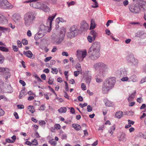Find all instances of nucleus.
Segmentation results:
<instances>
[{
	"mask_svg": "<svg viewBox=\"0 0 146 146\" xmlns=\"http://www.w3.org/2000/svg\"><path fill=\"white\" fill-rule=\"evenodd\" d=\"M89 27V26L86 22L83 21L81 23L80 27V30L81 31H86L88 29Z\"/></svg>",
	"mask_w": 146,
	"mask_h": 146,
	"instance_id": "nucleus-10",
	"label": "nucleus"
},
{
	"mask_svg": "<svg viewBox=\"0 0 146 146\" xmlns=\"http://www.w3.org/2000/svg\"><path fill=\"white\" fill-rule=\"evenodd\" d=\"M10 70L9 68H3V71L2 72H3L4 75L5 74L7 73H8V72H9Z\"/></svg>",
	"mask_w": 146,
	"mask_h": 146,
	"instance_id": "nucleus-39",
	"label": "nucleus"
},
{
	"mask_svg": "<svg viewBox=\"0 0 146 146\" xmlns=\"http://www.w3.org/2000/svg\"><path fill=\"white\" fill-rule=\"evenodd\" d=\"M100 49L101 44L100 42L95 41L93 43L88 52L89 58L91 60H96L100 57Z\"/></svg>",
	"mask_w": 146,
	"mask_h": 146,
	"instance_id": "nucleus-1",
	"label": "nucleus"
},
{
	"mask_svg": "<svg viewBox=\"0 0 146 146\" xmlns=\"http://www.w3.org/2000/svg\"><path fill=\"white\" fill-rule=\"evenodd\" d=\"M45 108L44 105H42L40 106L39 110H44Z\"/></svg>",
	"mask_w": 146,
	"mask_h": 146,
	"instance_id": "nucleus-63",
	"label": "nucleus"
},
{
	"mask_svg": "<svg viewBox=\"0 0 146 146\" xmlns=\"http://www.w3.org/2000/svg\"><path fill=\"white\" fill-rule=\"evenodd\" d=\"M6 2L8 3L7 0H0V8L4 9Z\"/></svg>",
	"mask_w": 146,
	"mask_h": 146,
	"instance_id": "nucleus-24",
	"label": "nucleus"
},
{
	"mask_svg": "<svg viewBox=\"0 0 146 146\" xmlns=\"http://www.w3.org/2000/svg\"><path fill=\"white\" fill-rule=\"evenodd\" d=\"M115 82V78L111 77L106 80L104 82L102 87L103 93L107 94L113 87Z\"/></svg>",
	"mask_w": 146,
	"mask_h": 146,
	"instance_id": "nucleus-3",
	"label": "nucleus"
},
{
	"mask_svg": "<svg viewBox=\"0 0 146 146\" xmlns=\"http://www.w3.org/2000/svg\"><path fill=\"white\" fill-rule=\"evenodd\" d=\"M87 51L86 50H78L76 52V55L78 60L80 62H82L87 55Z\"/></svg>",
	"mask_w": 146,
	"mask_h": 146,
	"instance_id": "nucleus-7",
	"label": "nucleus"
},
{
	"mask_svg": "<svg viewBox=\"0 0 146 146\" xmlns=\"http://www.w3.org/2000/svg\"><path fill=\"white\" fill-rule=\"evenodd\" d=\"M32 144L35 145H37L38 144L37 140L35 139H33L32 141Z\"/></svg>",
	"mask_w": 146,
	"mask_h": 146,
	"instance_id": "nucleus-48",
	"label": "nucleus"
},
{
	"mask_svg": "<svg viewBox=\"0 0 146 146\" xmlns=\"http://www.w3.org/2000/svg\"><path fill=\"white\" fill-rule=\"evenodd\" d=\"M25 96V94L24 92V90H22L21 91L20 93V94L19 97V99H21L22 98Z\"/></svg>",
	"mask_w": 146,
	"mask_h": 146,
	"instance_id": "nucleus-40",
	"label": "nucleus"
},
{
	"mask_svg": "<svg viewBox=\"0 0 146 146\" xmlns=\"http://www.w3.org/2000/svg\"><path fill=\"white\" fill-rule=\"evenodd\" d=\"M140 7L141 10L142 11H146V4H141L139 3Z\"/></svg>",
	"mask_w": 146,
	"mask_h": 146,
	"instance_id": "nucleus-30",
	"label": "nucleus"
},
{
	"mask_svg": "<svg viewBox=\"0 0 146 146\" xmlns=\"http://www.w3.org/2000/svg\"><path fill=\"white\" fill-rule=\"evenodd\" d=\"M17 108L19 109H23L24 108V106L22 104H19L17 106Z\"/></svg>",
	"mask_w": 146,
	"mask_h": 146,
	"instance_id": "nucleus-61",
	"label": "nucleus"
},
{
	"mask_svg": "<svg viewBox=\"0 0 146 146\" xmlns=\"http://www.w3.org/2000/svg\"><path fill=\"white\" fill-rule=\"evenodd\" d=\"M5 141L9 143H13L14 142V141H13L12 140L8 138L6 139Z\"/></svg>",
	"mask_w": 146,
	"mask_h": 146,
	"instance_id": "nucleus-60",
	"label": "nucleus"
},
{
	"mask_svg": "<svg viewBox=\"0 0 146 146\" xmlns=\"http://www.w3.org/2000/svg\"><path fill=\"white\" fill-rule=\"evenodd\" d=\"M56 15V13L54 15H53V16H49L48 19L47 23H49L50 27L51 25L52 21L55 17Z\"/></svg>",
	"mask_w": 146,
	"mask_h": 146,
	"instance_id": "nucleus-20",
	"label": "nucleus"
},
{
	"mask_svg": "<svg viewBox=\"0 0 146 146\" xmlns=\"http://www.w3.org/2000/svg\"><path fill=\"white\" fill-rule=\"evenodd\" d=\"M80 71L78 70L75 71L74 72V75L75 76H77L80 74Z\"/></svg>",
	"mask_w": 146,
	"mask_h": 146,
	"instance_id": "nucleus-54",
	"label": "nucleus"
},
{
	"mask_svg": "<svg viewBox=\"0 0 146 146\" xmlns=\"http://www.w3.org/2000/svg\"><path fill=\"white\" fill-rule=\"evenodd\" d=\"M64 37V34L60 35L59 37H56L54 39H53V43L55 44H59L62 41Z\"/></svg>",
	"mask_w": 146,
	"mask_h": 146,
	"instance_id": "nucleus-9",
	"label": "nucleus"
},
{
	"mask_svg": "<svg viewBox=\"0 0 146 146\" xmlns=\"http://www.w3.org/2000/svg\"><path fill=\"white\" fill-rule=\"evenodd\" d=\"M57 47L56 46H54L53 47V48L51 50V52H55L57 51Z\"/></svg>",
	"mask_w": 146,
	"mask_h": 146,
	"instance_id": "nucleus-64",
	"label": "nucleus"
},
{
	"mask_svg": "<svg viewBox=\"0 0 146 146\" xmlns=\"http://www.w3.org/2000/svg\"><path fill=\"white\" fill-rule=\"evenodd\" d=\"M53 82V80L51 78H49L48 81V83L50 85L52 84Z\"/></svg>",
	"mask_w": 146,
	"mask_h": 146,
	"instance_id": "nucleus-55",
	"label": "nucleus"
},
{
	"mask_svg": "<svg viewBox=\"0 0 146 146\" xmlns=\"http://www.w3.org/2000/svg\"><path fill=\"white\" fill-rule=\"evenodd\" d=\"M105 105L107 107L112 106L113 105V102L111 101L108 100L107 99L105 98L104 100Z\"/></svg>",
	"mask_w": 146,
	"mask_h": 146,
	"instance_id": "nucleus-18",
	"label": "nucleus"
},
{
	"mask_svg": "<svg viewBox=\"0 0 146 146\" xmlns=\"http://www.w3.org/2000/svg\"><path fill=\"white\" fill-rule=\"evenodd\" d=\"M7 20L6 18L0 13V24H5L7 23Z\"/></svg>",
	"mask_w": 146,
	"mask_h": 146,
	"instance_id": "nucleus-15",
	"label": "nucleus"
},
{
	"mask_svg": "<svg viewBox=\"0 0 146 146\" xmlns=\"http://www.w3.org/2000/svg\"><path fill=\"white\" fill-rule=\"evenodd\" d=\"M35 1H33L29 2H33V3L30 4V6L35 8L40 9V8H41V7L42 4L40 3L36 2Z\"/></svg>",
	"mask_w": 146,
	"mask_h": 146,
	"instance_id": "nucleus-11",
	"label": "nucleus"
},
{
	"mask_svg": "<svg viewBox=\"0 0 146 146\" xmlns=\"http://www.w3.org/2000/svg\"><path fill=\"white\" fill-rule=\"evenodd\" d=\"M126 135L124 133H122L121 135L119 138V140L124 142L126 140Z\"/></svg>",
	"mask_w": 146,
	"mask_h": 146,
	"instance_id": "nucleus-23",
	"label": "nucleus"
},
{
	"mask_svg": "<svg viewBox=\"0 0 146 146\" xmlns=\"http://www.w3.org/2000/svg\"><path fill=\"white\" fill-rule=\"evenodd\" d=\"M93 5H92V8H96L98 7V4L96 1L94 2Z\"/></svg>",
	"mask_w": 146,
	"mask_h": 146,
	"instance_id": "nucleus-46",
	"label": "nucleus"
},
{
	"mask_svg": "<svg viewBox=\"0 0 146 146\" xmlns=\"http://www.w3.org/2000/svg\"><path fill=\"white\" fill-rule=\"evenodd\" d=\"M146 82V77L143 78L140 82V84H142L144 82Z\"/></svg>",
	"mask_w": 146,
	"mask_h": 146,
	"instance_id": "nucleus-56",
	"label": "nucleus"
},
{
	"mask_svg": "<svg viewBox=\"0 0 146 146\" xmlns=\"http://www.w3.org/2000/svg\"><path fill=\"white\" fill-rule=\"evenodd\" d=\"M5 60V57L0 53V64H2L4 62Z\"/></svg>",
	"mask_w": 146,
	"mask_h": 146,
	"instance_id": "nucleus-38",
	"label": "nucleus"
},
{
	"mask_svg": "<svg viewBox=\"0 0 146 146\" xmlns=\"http://www.w3.org/2000/svg\"><path fill=\"white\" fill-rule=\"evenodd\" d=\"M136 91H134V92L130 95L128 98V102H130L133 100V99L135 97L136 95Z\"/></svg>",
	"mask_w": 146,
	"mask_h": 146,
	"instance_id": "nucleus-19",
	"label": "nucleus"
},
{
	"mask_svg": "<svg viewBox=\"0 0 146 146\" xmlns=\"http://www.w3.org/2000/svg\"><path fill=\"white\" fill-rule=\"evenodd\" d=\"M129 79V78L127 76H125L122 78L121 79V80L123 82L127 81H128Z\"/></svg>",
	"mask_w": 146,
	"mask_h": 146,
	"instance_id": "nucleus-50",
	"label": "nucleus"
},
{
	"mask_svg": "<svg viewBox=\"0 0 146 146\" xmlns=\"http://www.w3.org/2000/svg\"><path fill=\"white\" fill-rule=\"evenodd\" d=\"M81 127L78 124H74V128L77 131H79L81 129Z\"/></svg>",
	"mask_w": 146,
	"mask_h": 146,
	"instance_id": "nucleus-35",
	"label": "nucleus"
},
{
	"mask_svg": "<svg viewBox=\"0 0 146 146\" xmlns=\"http://www.w3.org/2000/svg\"><path fill=\"white\" fill-rule=\"evenodd\" d=\"M13 50L15 52H17L18 51V47L16 46L13 45L12 46Z\"/></svg>",
	"mask_w": 146,
	"mask_h": 146,
	"instance_id": "nucleus-49",
	"label": "nucleus"
},
{
	"mask_svg": "<svg viewBox=\"0 0 146 146\" xmlns=\"http://www.w3.org/2000/svg\"><path fill=\"white\" fill-rule=\"evenodd\" d=\"M49 143L52 145H56V143L54 139H52L50 140L49 141Z\"/></svg>",
	"mask_w": 146,
	"mask_h": 146,
	"instance_id": "nucleus-42",
	"label": "nucleus"
},
{
	"mask_svg": "<svg viewBox=\"0 0 146 146\" xmlns=\"http://www.w3.org/2000/svg\"><path fill=\"white\" fill-rule=\"evenodd\" d=\"M81 87L82 90H85L86 89V86L84 83L82 84Z\"/></svg>",
	"mask_w": 146,
	"mask_h": 146,
	"instance_id": "nucleus-53",
	"label": "nucleus"
},
{
	"mask_svg": "<svg viewBox=\"0 0 146 146\" xmlns=\"http://www.w3.org/2000/svg\"><path fill=\"white\" fill-rule=\"evenodd\" d=\"M73 28L72 27H71L69 29V31L67 34V36L70 38H72L73 37Z\"/></svg>",
	"mask_w": 146,
	"mask_h": 146,
	"instance_id": "nucleus-21",
	"label": "nucleus"
},
{
	"mask_svg": "<svg viewBox=\"0 0 146 146\" xmlns=\"http://www.w3.org/2000/svg\"><path fill=\"white\" fill-rule=\"evenodd\" d=\"M5 75L6 76L5 78V80H7L8 78H9L10 77L11 74L9 72Z\"/></svg>",
	"mask_w": 146,
	"mask_h": 146,
	"instance_id": "nucleus-47",
	"label": "nucleus"
},
{
	"mask_svg": "<svg viewBox=\"0 0 146 146\" xmlns=\"http://www.w3.org/2000/svg\"><path fill=\"white\" fill-rule=\"evenodd\" d=\"M51 70H52L51 71V72L53 74H57L58 72V70L56 68H51Z\"/></svg>",
	"mask_w": 146,
	"mask_h": 146,
	"instance_id": "nucleus-44",
	"label": "nucleus"
},
{
	"mask_svg": "<svg viewBox=\"0 0 146 146\" xmlns=\"http://www.w3.org/2000/svg\"><path fill=\"white\" fill-rule=\"evenodd\" d=\"M17 43L19 47H22V42L18 40L17 41Z\"/></svg>",
	"mask_w": 146,
	"mask_h": 146,
	"instance_id": "nucleus-59",
	"label": "nucleus"
},
{
	"mask_svg": "<svg viewBox=\"0 0 146 146\" xmlns=\"http://www.w3.org/2000/svg\"><path fill=\"white\" fill-rule=\"evenodd\" d=\"M61 136V138L62 139H66L67 135L65 133H62L60 134Z\"/></svg>",
	"mask_w": 146,
	"mask_h": 146,
	"instance_id": "nucleus-45",
	"label": "nucleus"
},
{
	"mask_svg": "<svg viewBox=\"0 0 146 146\" xmlns=\"http://www.w3.org/2000/svg\"><path fill=\"white\" fill-rule=\"evenodd\" d=\"M92 108L90 105H88L87 107V110L88 111L90 112L92 111Z\"/></svg>",
	"mask_w": 146,
	"mask_h": 146,
	"instance_id": "nucleus-52",
	"label": "nucleus"
},
{
	"mask_svg": "<svg viewBox=\"0 0 146 146\" xmlns=\"http://www.w3.org/2000/svg\"><path fill=\"white\" fill-rule=\"evenodd\" d=\"M127 62L132 66L137 67L138 66L139 61L135 58L134 55L132 54H129L126 58Z\"/></svg>",
	"mask_w": 146,
	"mask_h": 146,
	"instance_id": "nucleus-5",
	"label": "nucleus"
},
{
	"mask_svg": "<svg viewBox=\"0 0 146 146\" xmlns=\"http://www.w3.org/2000/svg\"><path fill=\"white\" fill-rule=\"evenodd\" d=\"M41 7V8H40V9L45 12H49L50 11V9L45 4H42Z\"/></svg>",
	"mask_w": 146,
	"mask_h": 146,
	"instance_id": "nucleus-17",
	"label": "nucleus"
},
{
	"mask_svg": "<svg viewBox=\"0 0 146 146\" xmlns=\"http://www.w3.org/2000/svg\"><path fill=\"white\" fill-rule=\"evenodd\" d=\"M95 27L96 25L95 22L92 19L91 21L90 29H93L95 28Z\"/></svg>",
	"mask_w": 146,
	"mask_h": 146,
	"instance_id": "nucleus-34",
	"label": "nucleus"
},
{
	"mask_svg": "<svg viewBox=\"0 0 146 146\" xmlns=\"http://www.w3.org/2000/svg\"><path fill=\"white\" fill-rule=\"evenodd\" d=\"M43 36H42V35L40 33H39V32L38 33L36 34L35 36V40H37L39 38H41Z\"/></svg>",
	"mask_w": 146,
	"mask_h": 146,
	"instance_id": "nucleus-31",
	"label": "nucleus"
},
{
	"mask_svg": "<svg viewBox=\"0 0 146 146\" xmlns=\"http://www.w3.org/2000/svg\"><path fill=\"white\" fill-rule=\"evenodd\" d=\"M38 29L39 33L41 34L42 36H44L51 31L50 28L48 26H45L42 24L39 26Z\"/></svg>",
	"mask_w": 146,
	"mask_h": 146,
	"instance_id": "nucleus-6",
	"label": "nucleus"
},
{
	"mask_svg": "<svg viewBox=\"0 0 146 146\" xmlns=\"http://www.w3.org/2000/svg\"><path fill=\"white\" fill-rule=\"evenodd\" d=\"M60 22H66V21L62 18L58 17L56 19V23L58 24Z\"/></svg>",
	"mask_w": 146,
	"mask_h": 146,
	"instance_id": "nucleus-32",
	"label": "nucleus"
},
{
	"mask_svg": "<svg viewBox=\"0 0 146 146\" xmlns=\"http://www.w3.org/2000/svg\"><path fill=\"white\" fill-rule=\"evenodd\" d=\"M38 123L39 124L41 125H43L45 124V122L43 120H40L39 121Z\"/></svg>",
	"mask_w": 146,
	"mask_h": 146,
	"instance_id": "nucleus-62",
	"label": "nucleus"
},
{
	"mask_svg": "<svg viewBox=\"0 0 146 146\" xmlns=\"http://www.w3.org/2000/svg\"><path fill=\"white\" fill-rule=\"evenodd\" d=\"M36 15L33 12L29 11L24 15V23L25 26L29 27L33 25L36 19Z\"/></svg>",
	"mask_w": 146,
	"mask_h": 146,
	"instance_id": "nucleus-2",
	"label": "nucleus"
},
{
	"mask_svg": "<svg viewBox=\"0 0 146 146\" xmlns=\"http://www.w3.org/2000/svg\"><path fill=\"white\" fill-rule=\"evenodd\" d=\"M90 34L93 36V39L94 40L97 35L96 32L92 30L91 31Z\"/></svg>",
	"mask_w": 146,
	"mask_h": 146,
	"instance_id": "nucleus-33",
	"label": "nucleus"
},
{
	"mask_svg": "<svg viewBox=\"0 0 146 146\" xmlns=\"http://www.w3.org/2000/svg\"><path fill=\"white\" fill-rule=\"evenodd\" d=\"M22 43L24 45H26L28 44V41L27 40L25 39H23L22 40Z\"/></svg>",
	"mask_w": 146,
	"mask_h": 146,
	"instance_id": "nucleus-57",
	"label": "nucleus"
},
{
	"mask_svg": "<svg viewBox=\"0 0 146 146\" xmlns=\"http://www.w3.org/2000/svg\"><path fill=\"white\" fill-rule=\"evenodd\" d=\"M129 79L130 80H129V82L131 81L133 82H136L138 81V78L134 74L132 75L129 77Z\"/></svg>",
	"mask_w": 146,
	"mask_h": 146,
	"instance_id": "nucleus-16",
	"label": "nucleus"
},
{
	"mask_svg": "<svg viewBox=\"0 0 146 146\" xmlns=\"http://www.w3.org/2000/svg\"><path fill=\"white\" fill-rule=\"evenodd\" d=\"M93 67L96 70H99L100 76L103 75L108 70V65L105 63L102 62L96 63L94 64Z\"/></svg>",
	"mask_w": 146,
	"mask_h": 146,
	"instance_id": "nucleus-4",
	"label": "nucleus"
},
{
	"mask_svg": "<svg viewBox=\"0 0 146 146\" xmlns=\"http://www.w3.org/2000/svg\"><path fill=\"white\" fill-rule=\"evenodd\" d=\"M23 54L29 58H31L33 55L32 52L29 50H28L26 51H24Z\"/></svg>",
	"mask_w": 146,
	"mask_h": 146,
	"instance_id": "nucleus-22",
	"label": "nucleus"
},
{
	"mask_svg": "<svg viewBox=\"0 0 146 146\" xmlns=\"http://www.w3.org/2000/svg\"><path fill=\"white\" fill-rule=\"evenodd\" d=\"M117 73L121 76H125L127 74V71L123 68H120L117 71Z\"/></svg>",
	"mask_w": 146,
	"mask_h": 146,
	"instance_id": "nucleus-14",
	"label": "nucleus"
},
{
	"mask_svg": "<svg viewBox=\"0 0 146 146\" xmlns=\"http://www.w3.org/2000/svg\"><path fill=\"white\" fill-rule=\"evenodd\" d=\"M29 111L32 113H34L35 111L34 108L32 106H29L28 107Z\"/></svg>",
	"mask_w": 146,
	"mask_h": 146,
	"instance_id": "nucleus-36",
	"label": "nucleus"
},
{
	"mask_svg": "<svg viewBox=\"0 0 146 146\" xmlns=\"http://www.w3.org/2000/svg\"><path fill=\"white\" fill-rule=\"evenodd\" d=\"M12 18L15 23H17L21 19V15L18 13H14L13 15Z\"/></svg>",
	"mask_w": 146,
	"mask_h": 146,
	"instance_id": "nucleus-12",
	"label": "nucleus"
},
{
	"mask_svg": "<svg viewBox=\"0 0 146 146\" xmlns=\"http://www.w3.org/2000/svg\"><path fill=\"white\" fill-rule=\"evenodd\" d=\"M0 50L1 51L5 52H8L9 51V49L5 47L2 46Z\"/></svg>",
	"mask_w": 146,
	"mask_h": 146,
	"instance_id": "nucleus-43",
	"label": "nucleus"
},
{
	"mask_svg": "<svg viewBox=\"0 0 146 146\" xmlns=\"http://www.w3.org/2000/svg\"><path fill=\"white\" fill-rule=\"evenodd\" d=\"M13 5L8 1V3L6 2L4 9H11L13 7Z\"/></svg>",
	"mask_w": 146,
	"mask_h": 146,
	"instance_id": "nucleus-26",
	"label": "nucleus"
},
{
	"mask_svg": "<svg viewBox=\"0 0 146 146\" xmlns=\"http://www.w3.org/2000/svg\"><path fill=\"white\" fill-rule=\"evenodd\" d=\"M123 115V112L121 111H118L115 114V117L118 118H120Z\"/></svg>",
	"mask_w": 146,
	"mask_h": 146,
	"instance_id": "nucleus-28",
	"label": "nucleus"
},
{
	"mask_svg": "<svg viewBox=\"0 0 146 146\" xmlns=\"http://www.w3.org/2000/svg\"><path fill=\"white\" fill-rule=\"evenodd\" d=\"M87 39L89 42L91 43L93 41V38L90 36H88L87 37Z\"/></svg>",
	"mask_w": 146,
	"mask_h": 146,
	"instance_id": "nucleus-51",
	"label": "nucleus"
},
{
	"mask_svg": "<svg viewBox=\"0 0 146 146\" xmlns=\"http://www.w3.org/2000/svg\"><path fill=\"white\" fill-rule=\"evenodd\" d=\"M87 105V104L86 103H84V104L80 103L79 104V106H80L82 108H83L84 107L86 106Z\"/></svg>",
	"mask_w": 146,
	"mask_h": 146,
	"instance_id": "nucleus-58",
	"label": "nucleus"
},
{
	"mask_svg": "<svg viewBox=\"0 0 146 146\" xmlns=\"http://www.w3.org/2000/svg\"><path fill=\"white\" fill-rule=\"evenodd\" d=\"M67 111V108L66 107H61L58 110V112L61 113H65Z\"/></svg>",
	"mask_w": 146,
	"mask_h": 146,
	"instance_id": "nucleus-29",
	"label": "nucleus"
},
{
	"mask_svg": "<svg viewBox=\"0 0 146 146\" xmlns=\"http://www.w3.org/2000/svg\"><path fill=\"white\" fill-rule=\"evenodd\" d=\"M140 6L139 3H137L135 4L134 7L129 8V9L132 12L134 13H139L141 10Z\"/></svg>",
	"mask_w": 146,
	"mask_h": 146,
	"instance_id": "nucleus-8",
	"label": "nucleus"
},
{
	"mask_svg": "<svg viewBox=\"0 0 146 146\" xmlns=\"http://www.w3.org/2000/svg\"><path fill=\"white\" fill-rule=\"evenodd\" d=\"M115 129V125H113L110 127V129L109 130V132L111 134H112L113 133Z\"/></svg>",
	"mask_w": 146,
	"mask_h": 146,
	"instance_id": "nucleus-37",
	"label": "nucleus"
},
{
	"mask_svg": "<svg viewBox=\"0 0 146 146\" xmlns=\"http://www.w3.org/2000/svg\"><path fill=\"white\" fill-rule=\"evenodd\" d=\"M75 68L76 70H78L81 71L82 70V68L80 64L79 63H77L75 66Z\"/></svg>",
	"mask_w": 146,
	"mask_h": 146,
	"instance_id": "nucleus-41",
	"label": "nucleus"
},
{
	"mask_svg": "<svg viewBox=\"0 0 146 146\" xmlns=\"http://www.w3.org/2000/svg\"><path fill=\"white\" fill-rule=\"evenodd\" d=\"M6 92L7 93H11L13 92L12 87L10 84L8 85L6 89Z\"/></svg>",
	"mask_w": 146,
	"mask_h": 146,
	"instance_id": "nucleus-25",
	"label": "nucleus"
},
{
	"mask_svg": "<svg viewBox=\"0 0 146 146\" xmlns=\"http://www.w3.org/2000/svg\"><path fill=\"white\" fill-rule=\"evenodd\" d=\"M74 26V37L80 33L81 31L78 29L79 28L78 25H75Z\"/></svg>",
	"mask_w": 146,
	"mask_h": 146,
	"instance_id": "nucleus-13",
	"label": "nucleus"
},
{
	"mask_svg": "<svg viewBox=\"0 0 146 146\" xmlns=\"http://www.w3.org/2000/svg\"><path fill=\"white\" fill-rule=\"evenodd\" d=\"M92 77L90 75L87 76L85 78V80L86 83L89 85L91 80Z\"/></svg>",
	"mask_w": 146,
	"mask_h": 146,
	"instance_id": "nucleus-27",
	"label": "nucleus"
}]
</instances>
